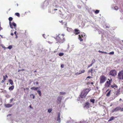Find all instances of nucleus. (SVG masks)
Returning <instances> with one entry per match:
<instances>
[{"label":"nucleus","instance_id":"obj_29","mask_svg":"<svg viewBox=\"0 0 123 123\" xmlns=\"http://www.w3.org/2000/svg\"><path fill=\"white\" fill-rule=\"evenodd\" d=\"M111 90H110L106 94V96H109L110 94L111 93Z\"/></svg>","mask_w":123,"mask_h":123},{"label":"nucleus","instance_id":"obj_13","mask_svg":"<svg viewBox=\"0 0 123 123\" xmlns=\"http://www.w3.org/2000/svg\"><path fill=\"white\" fill-rule=\"evenodd\" d=\"M85 71V70H82L81 71H80L79 72H77L75 74L76 75H78L79 74H80L82 73H84Z\"/></svg>","mask_w":123,"mask_h":123},{"label":"nucleus","instance_id":"obj_31","mask_svg":"<svg viewBox=\"0 0 123 123\" xmlns=\"http://www.w3.org/2000/svg\"><path fill=\"white\" fill-rule=\"evenodd\" d=\"M60 95H64L66 94L65 92H61L60 93Z\"/></svg>","mask_w":123,"mask_h":123},{"label":"nucleus","instance_id":"obj_5","mask_svg":"<svg viewBox=\"0 0 123 123\" xmlns=\"http://www.w3.org/2000/svg\"><path fill=\"white\" fill-rule=\"evenodd\" d=\"M120 109H121V107L120 106H118L117 107L115 108L114 109L112 110V112H117L118 111L120 110Z\"/></svg>","mask_w":123,"mask_h":123},{"label":"nucleus","instance_id":"obj_6","mask_svg":"<svg viewBox=\"0 0 123 123\" xmlns=\"http://www.w3.org/2000/svg\"><path fill=\"white\" fill-rule=\"evenodd\" d=\"M123 74V71H120L118 75V78L120 80L122 79V76Z\"/></svg>","mask_w":123,"mask_h":123},{"label":"nucleus","instance_id":"obj_34","mask_svg":"<svg viewBox=\"0 0 123 123\" xmlns=\"http://www.w3.org/2000/svg\"><path fill=\"white\" fill-rule=\"evenodd\" d=\"M114 9L116 10H117L118 9V8L117 6H115L114 7Z\"/></svg>","mask_w":123,"mask_h":123},{"label":"nucleus","instance_id":"obj_41","mask_svg":"<svg viewBox=\"0 0 123 123\" xmlns=\"http://www.w3.org/2000/svg\"><path fill=\"white\" fill-rule=\"evenodd\" d=\"M60 22L61 23H62V25H63V24L65 23L64 22H63V21H62V20Z\"/></svg>","mask_w":123,"mask_h":123},{"label":"nucleus","instance_id":"obj_58","mask_svg":"<svg viewBox=\"0 0 123 123\" xmlns=\"http://www.w3.org/2000/svg\"><path fill=\"white\" fill-rule=\"evenodd\" d=\"M110 27L109 26H106V28H109Z\"/></svg>","mask_w":123,"mask_h":123},{"label":"nucleus","instance_id":"obj_40","mask_svg":"<svg viewBox=\"0 0 123 123\" xmlns=\"http://www.w3.org/2000/svg\"><path fill=\"white\" fill-rule=\"evenodd\" d=\"M13 99L12 98L10 100V103H11L13 101Z\"/></svg>","mask_w":123,"mask_h":123},{"label":"nucleus","instance_id":"obj_53","mask_svg":"<svg viewBox=\"0 0 123 123\" xmlns=\"http://www.w3.org/2000/svg\"><path fill=\"white\" fill-rule=\"evenodd\" d=\"M29 107L30 108H33L31 106V105H30L29 106Z\"/></svg>","mask_w":123,"mask_h":123},{"label":"nucleus","instance_id":"obj_2","mask_svg":"<svg viewBox=\"0 0 123 123\" xmlns=\"http://www.w3.org/2000/svg\"><path fill=\"white\" fill-rule=\"evenodd\" d=\"M106 78L104 75H101L100 77V83L102 84L104 83L106 80Z\"/></svg>","mask_w":123,"mask_h":123},{"label":"nucleus","instance_id":"obj_37","mask_svg":"<svg viewBox=\"0 0 123 123\" xmlns=\"http://www.w3.org/2000/svg\"><path fill=\"white\" fill-rule=\"evenodd\" d=\"M114 52L113 51H112L111 52L109 53V55H113L114 54Z\"/></svg>","mask_w":123,"mask_h":123},{"label":"nucleus","instance_id":"obj_44","mask_svg":"<svg viewBox=\"0 0 123 123\" xmlns=\"http://www.w3.org/2000/svg\"><path fill=\"white\" fill-rule=\"evenodd\" d=\"M5 80H2L1 81V83H4L5 82Z\"/></svg>","mask_w":123,"mask_h":123},{"label":"nucleus","instance_id":"obj_26","mask_svg":"<svg viewBox=\"0 0 123 123\" xmlns=\"http://www.w3.org/2000/svg\"><path fill=\"white\" fill-rule=\"evenodd\" d=\"M95 100L94 99H91L90 100V101L93 104L94 103Z\"/></svg>","mask_w":123,"mask_h":123},{"label":"nucleus","instance_id":"obj_17","mask_svg":"<svg viewBox=\"0 0 123 123\" xmlns=\"http://www.w3.org/2000/svg\"><path fill=\"white\" fill-rule=\"evenodd\" d=\"M91 90V89H86V90H85V94L86 93V95ZM86 95H85V97Z\"/></svg>","mask_w":123,"mask_h":123},{"label":"nucleus","instance_id":"obj_27","mask_svg":"<svg viewBox=\"0 0 123 123\" xmlns=\"http://www.w3.org/2000/svg\"><path fill=\"white\" fill-rule=\"evenodd\" d=\"M98 52H99V53H105L106 54H107V53L106 52H104V51H100V50H99L98 51Z\"/></svg>","mask_w":123,"mask_h":123},{"label":"nucleus","instance_id":"obj_9","mask_svg":"<svg viewBox=\"0 0 123 123\" xmlns=\"http://www.w3.org/2000/svg\"><path fill=\"white\" fill-rule=\"evenodd\" d=\"M74 33L75 35H78L80 33V31L78 29H75L74 30Z\"/></svg>","mask_w":123,"mask_h":123},{"label":"nucleus","instance_id":"obj_20","mask_svg":"<svg viewBox=\"0 0 123 123\" xmlns=\"http://www.w3.org/2000/svg\"><path fill=\"white\" fill-rule=\"evenodd\" d=\"M12 26H13L14 28L15 29V30H16V24L14 22H13L12 23Z\"/></svg>","mask_w":123,"mask_h":123},{"label":"nucleus","instance_id":"obj_59","mask_svg":"<svg viewBox=\"0 0 123 123\" xmlns=\"http://www.w3.org/2000/svg\"><path fill=\"white\" fill-rule=\"evenodd\" d=\"M122 100V99H121V98H120V99H119V101H121V100Z\"/></svg>","mask_w":123,"mask_h":123},{"label":"nucleus","instance_id":"obj_62","mask_svg":"<svg viewBox=\"0 0 123 123\" xmlns=\"http://www.w3.org/2000/svg\"><path fill=\"white\" fill-rule=\"evenodd\" d=\"M2 29V28L0 27V29H1H1Z\"/></svg>","mask_w":123,"mask_h":123},{"label":"nucleus","instance_id":"obj_55","mask_svg":"<svg viewBox=\"0 0 123 123\" xmlns=\"http://www.w3.org/2000/svg\"><path fill=\"white\" fill-rule=\"evenodd\" d=\"M90 84V82H88L87 83V84L88 85H89V84Z\"/></svg>","mask_w":123,"mask_h":123},{"label":"nucleus","instance_id":"obj_51","mask_svg":"<svg viewBox=\"0 0 123 123\" xmlns=\"http://www.w3.org/2000/svg\"><path fill=\"white\" fill-rule=\"evenodd\" d=\"M11 35L12 36H13L14 35V34L13 33H11Z\"/></svg>","mask_w":123,"mask_h":123},{"label":"nucleus","instance_id":"obj_42","mask_svg":"<svg viewBox=\"0 0 123 123\" xmlns=\"http://www.w3.org/2000/svg\"><path fill=\"white\" fill-rule=\"evenodd\" d=\"M3 77L4 80H6V77H5V76H3Z\"/></svg>","mask_w":123,"mask_h":123},{"label":"nucleus","instance_id":"obj_49","mask_svg":"<svg viewBox=\"0 0 123 123\" xmlns=\"http://www.w3.org/2000/svg\"><path fill=\"white\" fill-rule=\"evenodd\" d=\"M96 89H96V90H98V87L97 86V87H96Z\"/></svg>","mask_w":123,"mask_h":123},{"label":"nucleus","instance_id":"obj_15","mask_svg":"<svg viewBox=\"0 0 123 123\" xmlns=\"http://www.w3.org/2000/svg\"><path fill=\"white\" fill-rule=\"evenodd\" d=\"M39 88V87H33L31 88V89L32 90H34L36 91Z\"/></svg>","mask_w":123,"mask_h":123},{"label":"nucleus","instance_id":"obj_57","mask_svg":"<svg viewBox=\"0 0 123 123\" xmlns=\"http://www.w3.org/2000/svg\"><path fill=\"white\" fill-rule=\"evenodd\" d=\"M91 84L92 85L93 84V82H92L91 83Z\"/></svg>","mask_w":123,"mask_h":123},{"label":"nucleus","instance_id":"obj_14","mask_svg":"<svg viewBox=\"0 0 123 123\" xmlns=\"http://www.w3.org/2000/svg\"><path fill=\"white\" fill-rule=\"evenodd\" d=\"M79 37L78 38L79 39L80 41H82L83 40V39L82 38H84L83 36L82 35H79Z\"/></svg>","mask_w":123,"mask_h":123},{"label":"nucleus","instance_id":"obj_8","mask_svg":"<svg viewBox=\"0 0 123 123\" xmlns=\"http://www.w3.org/2000/svg\"><path fill=\"white\" fill-rule=\"evenodd\" d=\"M8 19L9 21V24L10 27L11 28H13V27H12V25L11 22V21H12V20L13 18L12 17H10Z\"/></svg>","mask_w":123,"mask_h":123},{"label":"nucleus","instance_id":"obj_38","mask_svg":"<svg viewBox=\"0 0 123 123\" xmlns=\"http://www.w3.org/2000/svg\"><path fill=\"white\" fill-rule=\"evenodd\" d=\"M12 47V45H10L7 48L9 49H11Z\"/></svg>","mask_w":123,"mask_h":123},{"label":"nucleus","instance_id":"obj_4","mask_svg":"<svg viewBox=\"0 0 123 123\" xmlns=\"http://www.w3.org/2000/svg\"><path fill=\"white\" fill-rule=\"evenodd\" d=\"M95 70L93 69L92 68L88 70L87 71V73L89 74H91V75L92 76H93V71H95Z\"/></svg>","mask_w":123,"mask_h":123},{"label":"nucleus","instance_id":"obj_7","mask_svg":"<svg viewBox=\"0 0 123 123\" xmlns=\"http://www.w3.org/2000/svg\"><path fill=\"white\" fill-rule=\"evenodd\" d=\"M111 82L110 80L107 81L105 84V86L106 87H108L110 86Z\"/></svg>","mask_w":123,"mask_h":123},{"label":"nucleus","instance_id":"obj_64","mask_svg":"<svg viewBox=\"0 0 123 123\" xmlns=\"http://www.w3.org/2000/svg\"><path fill=\"white\" fill-rule=\"evenodd\" d=\"M36 72V71H34V72Z\"/></svg>","mask_w":123,"mask_h":123},{"label":"nucleus","instance_id":"obj_45","mask_svg":"<svg viewBox=\"0 0 123 123\" xmlns=\"http://www.w3.org/2000/svg\"><path fill=\"white\" fill-rule=\"evenodd\" d=\"M31 95L33 96L32 98L33 99H34L35 97V96L33 94H31Z\"/></svg>","mask_w":123,"mask_h":123},{"label":"nucleus","instance_id":"obj_16","mask_svg":"<svg viewBox=\"0 0 123 123\" xmlns=\"http://www.w3.org/2000/svg\"><path fill=\"white\" fill-rule=\"evenodd\" d=\"M80 96L81 98H85V92H81L80 95Z\"/></svg>","mask_w":123,"mask_h":123},{"label":"nucleus","instance_id":"obj_21","mask_svg":"<svg viewBox=\"0 0 123 123\" xmlns=\"http://www.w3.org/2000/svg\"><path fill=\"white\" fill-rule=\"evenodd\" d=\"M111 87L112 88H113L114 87L117 88V86L116 85L114 84L113 85H111Z\"/></svg>","mask_w":123,"mask_h":123},{"label":"nucleus","instance_id":"obj_3","mask_svg":"<svg viewBox=\"0 0 123 123\" xmlns=\"http://www.w3.org/2000/svg\"><path fill=\"white\" fill-rule=\"evenodd\" d=\"M109 74L112 76H115L117 74V72L115 70H112L110 71Z\"/></svg>","mask_w":123,"mask_h":123},{"label":"nucleus","instance_id":"obj_25","mask_svg":"<svg viewBox=\"0 0 123 123\" xmlns=\"http://www.w3.org/2000/svg\"><path fill=\"white\" fill-rule=\"evenodd\" d=\"M37 92L38 93L39 95V96H41V91L40 90H37Z\"/></svg>","mask_w":123,"mask_h":123},{"label":"nucleus","instance_id":"obj_36","mask_svg":"<svg viewBox=\"0 0 123 123\" xmlns=\"http://www.w3.org/2000/svg\"><path fill=\"white\" fill-rule=\"evenodd\" d=\"M52 111L51 109H50L48 110V112L49 113H50Z\"/></svg>","mask_w":123,"mask_h":123},{"label":"nucleus","instance_id":"obj_24","mask_svg":"<svg viewBox=\"0 0 123 123\" xmlns=\"http://www.w3.org/2000/svg\"><path fill=\"white\" fill-rule=\"evenodd\" d=\"M114 119V117H111L110 119L108 120L109 122H110Z\"/></svg>","mask_w":123,"mask_h":123},{"label":"nucleus","instance_id":"obj_48","mask_svg":"<svg viewBox=\"0 0 123 123\" xmlns=\"http://www.w3.org/2000/svg\"><path fill=\"white\" fill-rule=\"evenodd\" d=\"M64 67V65H62L61 66V67L62 68L63 67Z\"/></svg>","mask_w":123,"mask_h":123},{"label":"nucleus","instance_id":"obj_35","mask_svg":"<svg viewBox=\"0 0 123 123\" xmlns=\"http://www.w3.org/2000/svg\"><path fill=\"white\" fill-rule=\"evenodd\" d=\"M95 61V59H93L92 61L91 64H92L94 63Z\"/></svg>","mask_w":123,"mask_h":123},{"label":"nucleus","instance_id":"obj_52","mask_svg":"<svg viewBox=\"0 0 123 123\" xmlns=\"http://www.w3.org/2000/svg\"><path fill=\"white\" fill-rule=\"evenodd\" d=\"M5 76L6 78H7L8 77V76L6 74L5 75Z\"/></svg>","mask_w":123,"mask_h":123},{"label":"nucleus","instance_id":"obj_10","mask_svg":"<svg viewBox=\"0 0 123 123\" xmlns=\"http://www.w3.org/2000/svg\"><path fill=\"white\" fill-rule=\"evenodd\" d=\"M115 93H116L115 95V97H117L120 94V88L117 90Z\"/></svg>","mask_w":123,"mask_h":123},{"label":"nucleus","instance_id":"obj_63","mask_svg":"<svg viewBox=\"0 0 123 123\" xmlns=\"http://www.w3.org/2000/svg\"><path fill=\"white\" fill-rule=\"evenodd\" d=\"M11 115V114H9V115H7V116H10Z\"/></svg>","mask_w":123,"mask_h":123},{"label":"nucleus","instance_id":"obj_32","mask_svg":"<svg viewBox=\"0 0 123 123\" xmlns=\"http://www.w3.org/2000/svg\"><path fill=\"white\" fill-rule=\"evenodd\" d=\"M99 10H96L95 12V13L96 14H98V13H99Z\"/></svg>","mask_w":123,"mask_h":123},{"label":"nucleus","instance_id":"obj_28","mask_svg":"<svg viewBox=\"0 0 123 123\" xmlns=\"http://www.w3.org/2000/svg\"><path fill=\"white\" fill-rule=\"evenodd\" d=\"M64 55V54L62 53H60L59 54V56H63Z\"/></svg>","mask_w":123,"mask_h":123},{"label":"nucleus","instance_id":"obj_46","mask_svg":"<svg viewBox=\"0 0 123 123\" xmlns=\"http://www.w3.org/2000/svg\"><path fill=\"white\" fill-rule=\"evenodd\" d=\"M120 111H123V107L121 108V109H120Z\"/></svg>","mask_w":123,"mask_h":123},{"label":"nucleus","instance_id":"obj_60","mask_svg":"<svg viewBox=\"0 0 123 123\" xmlns=\"http://www.w3.org/2000/svg\"><path fill=\"white\" fill-rule=\"evenodd\" d=\"M20 71V70L19 69H18V72H19V71Z\"/></svg>","mask_w":123,"mask_h":123},{"label":"nucleus","instance_id":"obj_47","mask_svg":"<svg viewBox=\"0 0 123 123\" xmlns=\"http://www.w3.org/2000/svg\"><path fill=\"white\" fill-rule=\"evenodd\" d=\"M25 70V69H22L20 70V71H24Z\"/></svg>","mask_w":123,"mask_h":123},{"label":"nucleus","instance_id":"obj_22","mask_svg":"<svg viewBox=\"0 0 123 123\" xmlns=\"http://www.w3.org/2000/svg\"><path fill=\"white\" fill-rule=\"evenodd\" d=\"M14 86L13 85H12V86H11V87H9V90H12L14 89Z\"/></svg>","mask_w":123,"mask_h":123},{"label":"nucleus","instance_id":"obj_19","mask_svg":"<svg viewBox=\"0 0 123 123\" xmlns=\"http://www.w3.org/2000/svg\"><path fill=\"white\" fill-rule=\"evenodd\" d=\"M57 121L59 123H60L61 122V118H60V114H59L58 115Z\"/></svg>","mask_w":123,"mask_h":123},{"label":"nucleus","instance_id":"obj_30","mask_svg":"<svg viewBox=\"0 0 123 123\" xmlns=\"http://www.w3.org/2000/svg\"><path fill=\"white\" fill-rule=\"evenodd\" d=\"M15 14L17 16L19 17H20L19 14L18 12L16 13Z\"/></svg>","mask_w":123,"mask_h":123},{"label":"nucleus","instance_id":"obj_33","mask_svg":"<svg viewBox=\"0 0 123 123\" xmlns=\"http://www.w3.org/2000/svg\"><path fill=\"white\" fill-rule=\"evenodd\" d=\"M16 33H17V32L16 31H15L14 32V34L16 36V38H18V36L16 34Z\"/></svg>","mask_w":123,"mask_h":123},{"label":"nucleus","instance_id":"obj_18","mask_svg":"<svg viewBox=\"0 0 123 123\" xmlns=\"http://www.w3.org/2000/svg\"><path fill=\"white\" fill-rule=\"evenodd\" d=\"M12 105L11 104H7L5 105V106L6 107H12Z\"/></svg>","mask_w":123,"mask_h":123},{"label":"nucleus","instance_id":"obj_54","mask_svg":"<svg viewBox=\"0 0 123 123\" xmlns=\"http://www.w3.org/2000/svg\"><path fill=\"white\" fill-rule=\"evenodd\" d=\"M58 10V9H54V10L55 11H56V10Z\"/></svg>","mask_w":123,"mask_h":123},{"label":"nucleus","instance_id":"obj_1","mask_svg":"<svg viewBox=\"0 0 123 123\" xmlns=\"http://www.w3.org/2000/svg\"><path fill=\"white\" fill-rule=\"evenodd\" d=\"M64 36V34H56V36L54 37L57 41V43H63L65 40Z\"/></svg>","mask_w":123,"mask_h":123},{"label":"nucleus","instance_id":"obj_61","mask_svg":"<svg viewBox=\"0 0 123 123\" xmlns=\"http://www.w3.org/2000/svg\"><path fill=\"white\" fill-rule=\"evenodd\" d=\"M65 25H67V23H65Z\"/></svg>","mask_w":123,"mask_h":123},{"label":"nucleus","instance_id":"obj_56","mask_svg":"<svg viewBox=\"0 0 123 123\" xmlns=\"http://www.w3.org/2000/svg\"><path fill=\"white\" fill-rule=\"evenodd\" d=\"M44 34H43V37H44Z\"/></svg>","mask_w":123,"mask_h":123},{"label":"nucleus","instance_id":"obj_12","mask_svg":"<svg viewBox=\"0 0 123 123\" xmlns=\"http://www.w3.org/2000/svg\"><path fill=\"white\" fill-rule=\"evenodd\" d=\"M90 104L88 102H87L85 103V107L88 109L90 107Z\"/></svg>","mask_w":123,"mask_h":123},{"label":"nucleus","instance_id":"obj_43","mask_svg":"<svg viewBox=\"0 0 123 123\" xmlns=\"http://www.w3.org/2000/svg\"><path fill=\"white\" fill-rule=\"evenodd\" d=\"M92 65V64H91L89 65L88 66V68H89Z\"/></svg>","mask_w":123,"mask_h":123},{"label":"nucleus","instance_id":"obj_11","mask_svg":"<svg viewBox=\"0 0 123 123\" xmlns=\"http://www.w3.org/2000/svg\"><path fill=\"white\" fill-rule=\"evenodd\" d=\"M62 99V97L61 96H59L57 98V102L58 104L61 103Z\"/></svg>","mask_w":123,"mask_h":123},{"label":"nucleus","instance_id":"obj_50","mask_svg":"<svg viewBox=\"0 0 123 123\" xmlns=\"http://www.w3.org/2000/svg\"><path fill=\"white\" fill-rule=\"evenodd\" d=\"M36 84H38V82L37 81L36 82Z\"/></svg>","mask_w":123,"mask_h":123},{"label":"nucleus","instance_id":"obj_39","mask_svg":"<svg viewBox=\"0 0 123 123\" xmlns=\"http://www.w3.org/2000/svg\"><path fill=\"white\" fill-rule=\"evenodd\" d=\"M92 78V77L90 76H88L86 78V79H87L88 78Z\"/></svg>","mask_w":123,"mask_h":123},{"label":"nucleus","instance_id":"obj_23","mask_svg":"<svg viewBox=\"0 0 123 123\" xmlns=\"http://www.w3.org/2000/svg\"><path fill=\"white\" fill-rule=\"evenodd\" d=\"M9 82L10 83V84L11 85H12L13 84V82L12 80L11 79H9Z\"/></svg>","mask_w":123,"mask_h":123}]
</instances>
